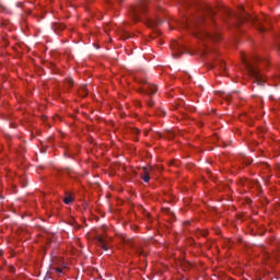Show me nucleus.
Masks as SVG:
<instances>
[{
  "instance_id": "nucleus-1",
  "label": "nucleus",
  "mask_w": 280,
  "mask_h": 280,
  "mask_svg": "<svg viewBox=\"0 0 280 280\" xmlns=\"http://www.w3.org/2000/svg\"><path fill=\"white\" fill-rule=\"evenodd\" d=\"M201 14L195 20L194 26L195 27H200L202 23L205 25L210 23H213V16H215L217 12H220L221 14L225 15L224 21L234 24L235 27H240L242 23H253L258 30V32H266L268 30L266 26L270 25V19L266 15H262L261 18H256L250 14H248L246 11H244V7L241 5L238 8V12H233L231 9L224 7L223 4H218V5H210L207 3L201 4L200 7Z\"/></svg>"
},
{
  "instance_id": "nucleus-2",
  "label": "nucleus",
  "mask_w": 280,
  "mask_h": 280,
  "mask_svg": "<svg viewBox=\"0 0 280 280\" xmlns=\"http://www.w3.org/2000/svg\"><path fill=\"white\" fill-rule=\"evenodd\" d=\"M245 65V69L248 71L250 78H253L254 82L261 86L265 82L264 74L257 69V66L253 61H248L246 59L243 60Z\"/></svg>"
},
{
  "instance_id": "nucleus-3",
  "label": "nucleus",
  "mask_w": 280,
  "mask_h": 280,
  "mask_svg": "<svg viewBox=\"0 0 280 280\" xmlns=\"http://www.w3.org/2000/svg\"><path fill=\"white\" fill-rule=\"evenodd\" d=\"M148 0H140V3L130 8L129 12L133 21H141V16L148 11Z\"/></svg>"
},
{
  "instance_id": "nucleus-4",
  "label": "nucleus",
  "mask_w": 280,
  "mask_h": 280,
  "mask_svg": "<svg viewBox=\"0 0 280 280\" xmlns=\"http://www.w3.org/2000/svg\"><path fill=\"white\" fill-rule=\"evenodd\" d=\"M142 88L139 90V93H143L144 95H156L159 92V88L152 83H148L147 81H142Z\"/></svg>"
},
{
  "instance_id": "nucleus-5",
  "label": "nucleus",
  "mask_w": 280,
  "mask_h": 280,
  "mask_svg": "<svg viewBox=\"0 0 280 280\" xmlns=\"http://www.w3.org/2000/svg\"><path fill=\"white\" fill-rule=\"evenodd\" d=\"M199 32L198 38H201V40H220V33L218 32L210 33L202 28H200Z\"/></svg>"
},
{
  "instance_id": "nucleus-6",
  "label": "nucleus",
  "mask_w": 280,
  "mask_h": 280,
  "mask_svg": "<svg viewBox=\"0 0 280 280\" xmlns=\"http://www.w3.org/2000/svg\"><path fill=\"white\" fill-rule=\"evenodd\" d=\"M125 246H129V248H132L136 255H143L145 257V252H143L141 245H137L133 240L125 241Z\"/></svg>"
},
{
  "instance_id": "nucleus-7",
  "label": "nucleus",
  "mask_w": 280,
  "mask_h": 280,
  "mask_svg": "<svg viewBox=\"0 0 280 280\" xmlns=\"http://www.w3.org/2000/svg\"><path fill=\"white\" fill-rule=\"evenodd\" d=\"M163 20H161V18H156L154 19H148L147 20V25L148 27H151L152 30H156V27H159V25H162Z\"/></svg>"
},
{
  "instance_id": "nucleus-8",
  "label": "nucleus",
  "mask_w": 280,
  "mask_h": 280,
  "mask_svg": "<svg viewBox=\"0 0 280 280\" xmlns=\"http://www.w3.org/2000/svg\"><path fill=\"white\" fill-rule=\"evenodd\" d=\"M211 69H219V71H226V63L222 60H217L210 65Z\"/></svg>"
},
{
  "instance_id": "nucleus-9",
  "label": "nucleus",
  "mask_w": 280,
  "mask_h": 280,
  "mask_svg": "<svg viewBox=\"0 0 280 280\" xmlns=\"http://www.w3.org/2000/svg\"><path fill=\"white\" fill-rule=\"evenodd\" d=\"M172 47L174 58H180V56H183V48L180 47V45L174 43Z\"/></svg>"
},
{
  "instance_id": "nucleus-10",
  "label": "nucleus",
  "mask_w": 280,
  "mask_h": 280,
  "mask_svg": "<svg viewBox=\"0 0 280 280\" xmlns=\"http://www.w3.org/2000/svg\"><path fill=\"white\" fill-rule=\"evenodd\" d=\"M97 243H98V246H101V248H103V250H108V238H106L104 236H98Z\"/></svg>"
},
{
  "instance_id": "nucleus-11",
  "label": "nucleus",
  "mask_w": 280,
  "mask_h": 280,
  "mask_svg": "<svg viewBox=\"0 0 280 280\" xmlns=\"http://www.w3.org/2000/svg\"><path fill=\"white\" fill-rule=\"evenodd\" d=\"M141 178L144 183H150V173L148 172V167L143 168V175Z\"/></svg>"
},
{
  "instance_id": "nucleus-12",
  "label": "nucleus",
  "mask_w": 280,
  "mask_h": 280,
  "mask_svg": "<svg viewBox=\"0 0 280 280\" xmlns=\"http://www.w3.org/2000/svg\"><path fill=\"white\" fill-rule=\"evenodd\" d=\"M63 202L65 205H70L73 202V197L71 196V194H66V197L63 198Z\"/></svg>"
},
{
  "instance_id": "nucleus-13",
  "label": "nucleus",
  "mask_w": 280,
  "mask_h": 280,
  "mask_svg": "<svg viewBox=\"0 0 280 280\" xmlns=\"http://www.w3.org/2000/svg\"><path fill=\"white\" fill-rule=\"evenodd\" d=\"M52 30H55V32H62V30H65V25L59 24V23H55L52 25Z\"/></svg>"
},
{
  "instance_id": "nucleus-14",
  "label": "nucleus",
  "mask_w": 280,
  "mask_h": 280,
  "mask_svg": "<svg viewBox=\"0 0 280 280\" xmlns=\"http://www.w3.org/2000/svg\"><path fill=\"white\" fill-rule=\"evenodd\" d=\"M81 93H83V97H86V95H89V90L86 89V86L81 88Z\"/></svg>"
},
{
  "instance_id": "nucleus-15",
  "label": "nucleus",
  "mask_w": 280,
  "mask_h": 280,
  "mask_svg": "<svg viewBox=\"0 0 280 280\" xmlns=\"http://www.w3.org/2000/svg\"><path fill=\"white\" fill-rule=\"evenodd\" d=\"M65 173L68 174V176H72L71 174H73V171H71V168H65Z\"/></svg>"
},
{
  "instance_id": "nucleus-16",
  "label": "nucleus",
  "mask_w": 280,
  "mask_h": 280,
  "mask_svg": "<svg viewBox=\"0 0 280 280\" xmlns=\"http://www.w3.org/2000/svg\"><path fill=\"white\" fill-rule=\"evenodd\" d=\"M149 108H152L154 106V101L150 100L147 102Z\"/></svg>"
},
{
  "instance_id": "nucleus-17",
  "label": "nucleus",
  "mask_w": 280,
  "mask_h": 280,
  "mask_svg": "<svg viewBox=\"0 0 280 280\" xmlns=\"http://www.w3.org/2000/svg\"><path fill=\"white\" fill-rule=\"evenodd\" d=\"M166 137L167 139H172L174 137V132L170 131Z\"/></svg>"
},
{
  "instance_id": "nucleus-18",
  "label": "nucleus",
  "mask_w": 280,
  "mask_h": 280,
  "mask_svg": "<svg viewBox=\"0 0 280 280\" xmlns=\"http://www.w3.org/2000/svg\"><path fill=\"white\" fill-rule=\"evenodd\" d=\"M68 84H69V86H72L73 85V79H69Z\"/></svg>"
},
{
  "instance_id": "nucleus-19",
  "label": "nucleus",
  "mask_w": 280,
  "mask_h": 280,
  "mask_svg": "<svg viewBox=\"0 0 280 280\" xmlns=\"http://www.w3.org/2000/svg\"><path fill=\"white\" fill-rule=\"evenodd\" d=\"M254 62H259V57H254Z\"/></svg>"
},
{
  "instance_id": "nucleus-20",
  "label": "nucleus",
  "mask_w": 280,
  "mask_h": 280,
  "mask_svg": "<svg viewBox=\"0 0 280 280\" xmlns=\"http://www.w3.org/2000/svg\"><path fill=\"white\" fill-rule=\"evenodd\" d=\"M133 135H139V129H133Z\"/></svg>"
},
{
  "instance_id": "nucleus-21",
  "label": "nucleus",
  "mask_w": 280,
  "mask_h": 280,
  "mask_svg": "<svg viewBox=\"0 0 280 280\" xmlns=\"http://www.w3.org/2000/svg\"><path fill=\"white\" fill-rule=\"evenodd\" d=\"M159 34H161V32H159V31H155V36H159Z\"/></svg>"
},
{
  "instance_id": "nucleus-22",
  "label": "nucleus",
  "mask_w": 280,
  "mask_h": 280,
  "mask_svg": "<svg viewBox=\"0 0 280 280\" xmlns=\"http://www.w3.org/2000/svg\"><path fill=\"white\" fill-rule=\"evenodd\" d=\"M57 272H59V273H60V272H62V269H60V268H57Z\"/></svg>"
},
{
  "instance_id": "nucleus-23",
  "label": "nucleus",
  "mask_w": 280,
  "mask_h": 280,
  "mask_svg": "<svg viewBox=\"0 0 280 280\" xmlns=\"http://www.w3.org/2000/svg\"><path fill=\"white\" fill-rule=\"evenodd\" d=\"M16 7H18V8H21V2H18V3H16Z\"/></svg>"
},
{
  "instance_id": "nucleus-24",
  "label": "nucleus",
  "mask_w": 280,
  "mask_h": 280,
  "mask_svg": "<svg viewBox=\"0 0 280 280\" xmlns=\"http://www.w3.org/2000/svg\"><path fill=\"white\" fill-rule=\"evenodd\" d=\"M126 38H130V36H128V33H126Z\"/></svg>"
},
{
  "instance_id": "nucleus-25",
  "label": "nucleus",
  "mask_w": 280,
  "mask_h": 280,
  "mask_svg": "<svg viewBox=\"0 0 280 280\" xmlns=\"http://www.w3.org/2000/svg\"><path fill=\"white\" fill-rule=\"evenodd\" d=\"M23 187H27V184H23Z\"/></svg>"
}]
</instances>
